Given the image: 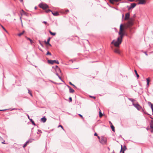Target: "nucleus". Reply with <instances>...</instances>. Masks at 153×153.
I'll return each mask as SVG.
<instances>
[{"instance_id": "58", "label": "nucleus", "mask_w": 153, "mask_h": 153, "mask_svg": "<svg viewBox=\"0 0 153 153\" xmlns=\"http://www.w3.org/2000/svg\"><path fill=\"white\" fill-rule=\"evenodd\" d=\"M109 122L110 124H111V125H112V123L111 122L109 121Z\"/></svg>"}, {"instance_id": "18", "label": "nucleus", "mask_w": 153, "mask_h": 153, "mask_svg": "<svg viewBox=\"0 0 153 153\" xmlns=\"http://www.w3.org/2000/svg\"><path fill=\"white\" fill-rule=\"evenodd\" d=\"M50 38H48L47 42H46L45 41V43L47 45L48 44H49V41H50Z\"/></svg>"}, {"instance_id": "46", "label": "nucleus", "mask_w": 153, "mask_h": 153, "mask_svg": "<svg viewBox=\"0 0 153 153\" xmlns=\"http://www.w3.org/2000/svg\"><path fill=\"white\" fill-rule=\"evenodd\" d=\"M58 77L60 79H61L62 81H62V79L61 77L60 76H58Z\"/></svg>"}, {"instance_id": "23", "label": "nucleus", "mask_w": 153, "mask_h": 153, "mask_svg": "<svg viewBox=\"0 0 153 153\" xmlns=\"http://www.w3.org/2000/svg\"><path fill=\"white\" fill-rule=\"evenodd\" d=\"M111 129H112V130L113 131H115V129H114V126L112 125L111 126Z\"/></svg>"}, {"instance_id": "6", "label": "nucleus", "mask_w": 153, "mask_h": 153, "mask_svg": "<svg viewBox=\"0 0 153 153\" xmlns=\"http://www.w3.org/2000/svg\"><path fill=\"white\" fill-rule=\"evenodd\" d=\"M106 139L104 137H102L101 138L100 142L102 144H105L106 143Z\"/></svg>"}, {"instance_id": "63", "label": "nucleus", "mask_w": 153, "mask_h": 153, "mask_svg": "<svg viewBox=\"0 0 153 153\" xmlns=\"http://www.w3.org/2000/svg\"><path fill=\"white\" fill-rule=\"evenodd\" d=\"M152 115H153V114H152Z\"/></svg>"}, {"instance_id": "20", "label": "nucleus", "mask_w": 153, "mask_h": 153, "mask_svg": "<svg viewBox=\"0 0 153 153\" xmlns=\"http://www.w3.org/2000/svg\"><path fill=\"white\" fill-rule=\"evenodd\" d=\"M25 31L24 30H23L22 32V33H19V34H18V35L19 36H22V35L24 33H25Z\"/></svg>"}, {"instance_id": "9", "label": "nucleus", "mask_w": 153, "mask_h": 153, "mask_svg": "<svg viewBox=\"0 0 153 153\" xmlns=\"http://www.w3.org/2000/svg\"><path fill=\"white\" fill-rule=\"evenodd\" d=\"M55 72H57L59 73H61V71L59 68H54Z\"/></svg>"}, {"instance_id": "19", "label": "nucleus", "mask_w": 153, "mask_h": 153, "mask_svg": "<svg viewBox=\"0 0 153 153\" xmlns=\"http://www.w3.org/2000/svg\"><path fill=\"white\" fill-rule=\"evenodd\" d=\"M30 120L33 125L36 126V124L35 123L32 119H30Z\"/></svg>"}, {"instance_id": "30", "label": "nucleus", "mask_w": 153, "mask_h": 153, "mask_svg": "<svg viewBox=\"0 0 153 153\" xmlns=\"http://www.w3.org/2000/svg\"><path fill=\"white\" fill-rule=\"evenodd\" d=\"M0 26H1V27H2V28L3 29V30L5 31L6 32H7V30H6V29L4 28V27L1 25H0Z\"/></svg>"}, {"instance_id": "28", "label": "nucleus", "mask_w": 153, "mask_h": 153, "mask_svg": "<svg viewBox=\"0 0 153 153\" xmlns=\"http://www.w3.org/2000/svg\"><path fill=\"white\" fill-rule=\"evenodd\" d=\"M103 115V114L101 113L100 111L99 112V116L100 117H102Z\"/></svg>"}, {"instance_id": "51", "label": "nucleus", "mask_w": 153, "mask_h": 153, "mask_svg": "<svg viewBox=\"0 0 153 153\" xmlns=\"http://www.w3.org/2000/svg\"><path fill=\"white\" fill-rule=\"evenodd\" d=\"M38 131L39 132H41V133H42V132L41 131V130H39V129H38Z\"/></svg>"}, {"instance_id": "15", "label": "nucleus", "mask_w": 153, "mask_h": 153, "mask_svg": "<svg viewBox=\"0 0 153 153\" xmlns=\"http://www.w3.org/2000/svg\"><path fill=\"white\" fill-rule=\"evenodd\" d=\"M0 141H1V143L2 144H5V142L3 138L1 137V136H0Z\"/></svg>"}, {"instance_id": "38", "label": "nucleus", "mask_w": 153, "mask_h": 153, "mask_svg": "<svg viewBox=\"0 0 153 153\" xmlns=\"http://www.w3.org/2000/svg\"><path fill=\"white\" fill-rule=\"evenodd\" d=\"M123 146L122 145H121V150H120V152H121L122 151V150H123Z\"/></svg>"}, {"instance_id": "24", "label": "nucleus", "mask_w": 153, "mask_h": 153, "mask_svg": "<svg viewBox=\"0 0 153 153\" xmlns=\"http://www.w3.org/2000/svg\"><path fill=\"white\" fill-rule=\"evenodd\" d=\"M26 38L27 40H30L31 44H32V43L33 42V41H32V40L31 39H30V38L26 37Z\"/></svg>"}, {"instance_id": "32", "label": "nucleus", "mask_w": 153, "mask_h": 153, "mask_svg": "<svg viewBox=\"0 0 153 153\" xmlns=\"http://www.w3.org/2000/svg\"><path fill=\"white\" fill-rule=\"evenodd\" d=\"M28 93L31 96H32V94L30 92V90L28 89Z\"/></svg>"}, {"instance_id": "12", "label": "nucleus", "mask_w": 153, "mask_h": 153, "mask_svg": "<svg viewBox=\"0 0 153 153\" xmlns=\"http://www.w3.org/2000/svg\"><path fill=\"white\" fill-rule=\"evenodd\" d=\"M120 0H109L110 2L112 4H114V2H118Z\"/></svg>"}, {"instance_id": "25", "label": "nucleus", "mask_w": 153, "mask_h": 153, "mask_svg": "<svg viewBox=\"0 0 153 153\" xmlns=\"http://www.w3.org/2000/svg\"><path fill=\"white\" fill-rule=\"evenodd\" d=\"M128 99L131 101L133 103H134V101H135V100L133 99H131V98H128Z\"/></svg>"}, {"instance_id": "1", "label": "nucleus", "mask_w": 153, "mask_h": 153, "mask_svg": "<svg viewBox=\"0 0 153 153\" xmlns=\"http://www.w3.org/2000/svg\"><path fill=\"white\" fill-rule=\"evenodd\" d=\"M122 25H121L120 26V30L119 32V36L118 37L117 40H113L111 43V44L113 45L114 46H111V48L113 49L114 52L118 54H120V51L119 49L120 45L121 44L123 37L125 35V32L123 30L122 27Z\"/></svg>"}, {"instance_id": "34", "label": "nucleus", "mask_w": 153, "mask_h": 153, "mask_svg": "<svg viewBox=\"0 0 153 153\" xmlns=\"http://www.w3.org/2000/svg\"><path fill=\"white\" fill-rule=\"evenodd\" d=\"M50 11L52 12V11L50 10H49V9H48V10H46V12L47 13H48V12H50Z\"/></svg>"}, {"instance_id": "53", "label": "nucleus", "mask_w": 153, "mask_h": 153, "mask_svg": "<svg viewBox=\"0 0 153 153\" xmlns=\"http://www.w3.org/2000/svg\"><path fill=\"white\" fill-rule=\"evenodd\" d=\"M43 23L45 24H47V22H46L44 21L43 22Z\"/></svg>"}, {"instance_id": "27", "label": "nucleus", "mask_w": 153, "mask_h": 153, "mask_svg": "<svg viewBox=\"0 0 153 153\" xmlns=\"http://www.w3.org/2000/svg\"><path fill=\"white\" fill-rule=\"evenodd\" d=\"M134 72H135V73L137 76V77L138 78L139 77V75L137 74V71L136 70H134Z\"/></svg>"}, {"instance_id": "40", "label": "nucleus", "mask_w": 153, "mask_h": 153, "mask_svg": "<svg viewBox=\"0 0 153 153\" xmlns=\"http://www.w3.org/2000/svg\"><path fill=\"white\" fill-rule=\"evenodd\" d=\"M69 102H71L72 101V99L71 97H70L69 98Z\"/></svg>"}, {"instance_id": "7", "label": "nucleus", "mask_w": 153, "mask_h": 153, "mask_svg": "<svg viewBox=\"0 0 153 153\" xmlns=\"http://www.w3.org/2000/svg\"><path fill=\"white\" fill-rule=\"evenodd\" d=\"M150 128L152 129L151 132L152 133L153 132V120H151L150 123Z\"/></svg>"}, {"instance_id": "26", "label": "nucleus", "mask_w": 153, "mask_h": 153, "mask_svg": "<svg viewBox=\"0 0 153 153\" xmlns=\"http://www.w3.org/2000/svg\"><path fill=\"white\" fill-rule=\"evenodd\" d=\"M148 103L149 105L151 106V108L153 107V104H152L151 102H148Z\"/></svg>"}, {"instance_id": "11", "label": "nucleus", "mask_w": 153, "mask_h": 153, "mask_svg": "<svg viewBox=\"0 0 153 153\" xmlns=\"http://www.w3.org/2000/svg\"><path fill=\"white\" fill-rule=\"evenodd\" d=\"M68 87L69 89V92L71 93H73L74 92V91L73 89H72L70 86L68 85Z\"/></svg>"}, {"instance_id": "55", "label": "nucleus", "mask_w": 153, "mask_h": 153, "mask_svg": "<svg viewBox=\"0 0 153 153\" xmlns=\"http://www.w3.org/2000/svg\"><path fill=\"white\" fill-rule=\"evenodd\" d=\"M152 109V111L153 112V107L151 108Z\"/></svg>"}, {"instance_id": "17", "label": "nucleus", "mask_w": 153, "mask_h": 153, "mask_svg": "<svg viewBox=\"0 0 153 153\" xmlns=\"http://www.w3.org/2000/svg\"><path fill=\"white\" fill-rule=\"evenodd\" d=\"M136 5V3H132L131 4V7H132V8H134Z\"/></svg>"}, {"instance_id": "16", "label": "nucleus", "mask_w": 153, "mask_h": 153, "mask_svg": "<svg viewBox=\"0 0 153 153\" xmlns=\"http://www.w3.org/2000/svg\"><path fill=\"white\" fill-rule=\"evenodd\" d=\"M52 14L54 15V16H58L59 15V13L57 12H53L52 11Z\"/></svg>"}, {"instance_id": "31", "label": "nucleus", "mask_w": 153, "mask_h": 153, "mask_svg": "<svg viewBox=\"0 0 153 153\" xmlns=\"http://www.w3.org/2000/svg\"><path fill=\"white\" fill-rule=\"evenodd\" d=\"M69 84L72 85H73L74 88H76V87L71 82H69Z\"/></svg>"}, {"instance_id": "41", "label": "nucleus", "mask_w": 153, "mask_h": 153, "mask_svg": "<svg viewBox=\"0 0 153 153\" xmlns=\"http://www.w3.org/2000/svg\"><path fill=\"white\" fill-rule=\"evenodd\" d=\"M55 73L58 76H59V73L58 72H55Z\"/></svg>"}, {"instance_id": "49", "label": "nucleus", "mask_w": 153, "mask_h": 153, "mask_svg": "<svg viewBox=\"0 0 153 153\" xmlns=\"http://www.w3.org/2000/svg\"><path fill=\"white\" fill-rule=\"evenodd\" d=\"M94 135L98 136L97 134L96 133H95V134H94Z\"/></svg>"}, {"instance_id": "39", "label": "nucleus", "mask_w": 153, "mask_h": 153, "mask_svg": "<svg viewBox=\"0 0 153 153\" xmlns=\"http://www.w3.org/2000/svg\"><path fill=\"white\" fill-rule=\"evenodd\" d=\"M58 127H61V128H62V129L63 130L64 129V128H63V126H62V125H59V126H58Z\"/></svg>"}, {"instance_id": "3", "label": "nucleus", "mask_w": 153, "mask_h": 153, "mask_svg": "<svg viewBox=\"0 0 153 153\" xmlns=\"http://www.w3.org/2000/svg\"><path fill=\"white\" fill-rule=\"evenodd\" d=\"M132 105L138 111H140L141 109H142L141 106L137 102L136 103H133Z\"/></svg>"}, {"instance_id": "36", "label": "nucleus", "mask_w": 153, "mask_h": 153, "mask_svg": "<svg viewBox=\"0 0 153 153\" xmlns=\"http://www.w3.org/2000/svg\"><path fill=\"white\" fill-rule=\"evenodd\" d=\"M47 55H51V53H50L49 51H48L46 54Z\"/></svg>"}, {"instance_id": "21", "label": "nucleus", "mask_w": 153, "mask_h": 153, "mask_svg": "<svg viewBox=\"0 0 153 153\" xmlns=\"http://www.w3.org/2000/svg\"><path fill=\"white\" fill-rule=\"evenodd\" d=\"M49 32L50 33L51 35L53 36H55L56 34V33H53L51 30L49 31Z\"/></svg>"}, {"instance_id": "10", "label": "nucleus", "mask_w": 153, "mask_h": 153, "mask_svg": "<svg viewBox=\"0 0 153 153\" xmlns=\"http://www.w3.org/2000/svg\"><path fill=\"white\" fill-rule=\"evenodd\" d=\"M56 62V60H48V62L49 63L53 64L55 63V62Z\"/></svg>"}, {"instance_id": "56", "label": "nucleus", "mask_w": 153, "mask_h": 153, "mask_svg": "<svg viewBox=\"0 0 153 153\" xmlns=\"http://www.w3.org/2000/svg\"><path fill=\"white\" fill-rule=\"evenodd\" d=\"M47 45H49L50 46H51V45L49 43V44H48Z\"/></svg>"}, {"instance_id": "5", "label": "nucleus", "mask_w": 153, "mask_h": 153, "mask_svg": "<svg viewBox=\"0 0 153 153\" xmlns=\"http://www.w3.org/2000/svg\"><path fill=\"white\" fill-rule=\"evenodd\" d=\"M39 7L43 9H45L48 7V6L46 4H40L39 5Z\"/></svg>"}, {"instance_id": "8", "label": "nucleus", "mask_w": 153, "mask_h": 153, "mask_svg": "<svg viewBox=\"0 0 153 153\" xmlns=\"http://www.w3.org/2000/svg\"><path fill=\"white\" fill-rule=\"evenodd\" d=\"M130 16V14L129 13H126L125 15V20H127L129 18Z\"/></svg>"}, {"instance_id": "52", "label": "nucleus", "mask_w": 153, "mask_h": 153, "mask_svg": "<svg viewBox=\"0 0 153 153\" xmlns=\"http://www.w3.org/2000/svg\"><path fill=\"white\" fill-rule=\"evenodd\" d=\"M69 12V11L68 10H66V11H65L66 12Z\"/></svg>"}, {"instance_id": "60", "label": "nucleus", "mask_w": 153, "mask_h": 153, "mask_svg": "<svg viewBox=\"0 0 153 153\" xmlns=\"http://www.w3.org/2000/svg\"><path fill=\"white\" fill-rule=\"evenodd\" d=\"M21 2H22L23 1V0H19Z\"/></svg>"}, {"instance_id": "54", "label": "nucleus", "mask_w": 153, "mask_h": 153, "mask_svg": "<svg viewBox=\"0 0 153 153\" xmlns=\"http://www.w3.org/2000/svg\"><path fill=\"white\" fill-rule=\"evenodd\" d=\"M131 2L133 1L134 0H129Z\"/></svg>"}, {"instance_id": "48", "label": "nucleus", "mask_w": 153, "mask_h": 153, "mask_svg": "<svg viewBox=\"0 0 153 153\" xmlns=\"http://www.w3.org/2000/svg\"><path fill=\"white\" fill-rule=\"evenodd\" d=\"M79 115L80 116V117H81L82 118H83V116L82 115H81V114H79Z\"/></svg>"}, {"instance_id": "59", "label": "nucleus", "mask_w": 153, "mask_h": 153, "mask_svg": "<svg viewBox=\"0 0 153 153\" xmlns=\"http://www.w3.org/2000/svg\"><path fill=\"white\" fill-rule=\"evenodd\" d=\"M124 152L125 151H122V153H124Z\"/></svg>"}, {"instance_id": "47", "label": "nucleus", "mask_w": 153, "mask_h": 153, "mask_svg": "<svg viewBox=\"0 0 153 153\" xmlns=\"http://www.w3.org/2000/svg\"><path fill=\"white\" fill-rule=\"evenodd\" d=\"M131 8H132V7H131V6H130L129 7H128V10H130Z\"/></svg>"}, {"instance_id": "33", "label": "nucleus", "mask_w": 153, "mask_h": 153, "mask_svg": "<svg viewBox=\"0 0 153 153\" xmlns=\"http://www.w3.org/2000/svg\"><path fill=\"white\" fill-rule=\"evenodd\" d=\"M31 141H30V140H29L28 141H27L25 143L27 145L30 142H31Z\"/></svg>"}, {"instance_id": "50", "label": "nucleus", "mask_w": 153, "mask_h": 153, "mask_svg": "<svg viewBox=\"0 0 153 153\" xmlns=\"http://www.w3.org/2000/svg\"><path fill=\"white\" fill-rule=\"evenodd\" d=\"M6 109H3V110H0V111H6Z\"/></svg>"}, {"instance_id": "13", "label": "nucleus", "mask_w": 153, "mask_h": 153, "mask_svg": "<svg viewBox=\"0 0 153 153\" xmlns=\"http://www.w3.org/2000/svg\"><path fill=\"white\" fill-rule=\"evenodd\" d=\"M41 120V121L43 123H45L47 119L45 117H42Z\"/></svg>"}, {"instance_id": "44", "label": "nucleus", "mask_w": 153, "mask_h": 153, "mask_svg": "<svg viewBox=\"0 0 153 153\" xmlns=\"http://www.w3.org/2000/svg\"><path fill=\"white\" fill-rule=\"evenodd\" d=\"M55 63H56L57 64H59V62L58 61L56 60V62H55Z\"/></svg>"}, {"instance_id": "42", "label": "nucleus", "mask_w": 153, "mask_h": 153, "mask_svg": "<svg viewBox=\"0 0 153 153\" xmlns=\"http://www.w3.org/2000/svg\"><path fill=\"white\" fill-rule=\"evenodd\" d=\"M90 97L93 98L94 99H95V98H96L95 97H94V96H90Z\"/></svg>"}, {"instance_id": "2", "label": "nucleus", "mask_w": 153, "mask_h": 153, "mask_svg": "<svg viewBox=\"0 0 153 153\" xmlns=\"http://www.w3.org/2000/svg\"><path fill=\"white\" fill-rule=\"evenodd\" d=\"M134 21V20L133 19H129V21L125 25H123L121 24L120 26L121 25H122V27L123 28V30L125 32V29L126 28H127L128 27H129L131 26L133 24V22Z\"/></svg>"}, {"instance_id": "57", "label": "nucleus", "mask_w": 153, "mask_h": 153, "mask_svg": "<svg viewBox=\"0 0 153 153\" xmlns=\"http://www.w3.org/2000/svg\"><path fill=\"white\" fill-rule=\"evenodd\" d=\"M97 137H98V138L99 139H100V137H99V136H97Z\"/></svg>"}, {"instance_id": "35", "label": "nucleus", "mask_w": 153, "mask_h": 153, "mask_svg": "<svg viewBox=\"0 0 153 153\" xmlns=\"http://www.w3.org/2000/svg\"><path fill=\"white\" fill-rule=\"evenodd\" d=\"M39 44H40V45L42 47H43V44H42V43H41V42L40 41H39Z\"/></svg>"}, {"instance_id": "37", "label": "nucleus", "mask_w": 153, "mask_h": 153, "mask_svg": "<svg viewBox=\"0 0 153 153\" xmlns=\"http://www.w3.org/2000/svg\"><path fill=\"white\" fill-rule=\"evenodd\" d=\"M17 109H19V108H13L11 110V111L13 110H17Z\"/></svg>"}, {"instance_id": "61", "label": "nucleus", "mask_w": 153, "mask_h": 153, "mask_svg": "<svg viewBox=\"0 0 153 153\" xmlns=\"http://www.w3.org/2000/svg\"><path fill=\"white\" fill-rule=\"evenodd\" d=\"M18 110H22V108L19 109H18Z\"/></svg>"}, {"instance_id": "4", "label": "nucleus", "mask_w": 153, "mask_h": 153, "mask_svg": "<svg viewBox=\"0 0 153 153\" xmlns=\"http://www.w3.org/2000/svg\"><path fill=\"white\" fill-rule=\"evenodd\" d=\"M136 2H137L138 4H143L146 3V0H136Z\"/></svg>"}, {"instance_id": "29", "label": "nucleus", "mask_w": 153, "mask_h": 153, "mask_svg": "<svg viewBox=\"0 0 153 153\" xmlns=\"http://www.w3.org/2000/svg\"><path fill=\"white\" fill-rule=\"evenodd\" d=\"M141 112L144 113V114H146V113L145 111L142 108V109H141V110H140Z\"/></svg>"}, {"instance_id": "14", "label": "nucleus", "mask_w": 153, "mask_h": 153, "mask_svg": "<svg viewBox=\"0 0 153 153\" xmlns=\"http://www.w3.org/2000/svg\"><path fill=\"white\" fill-rule=\"evenodd\" d=\"M147 81V85H146L147 87H148L149 85V82H150V78H147L146 79Z\"/></svg>"}, {"instance_id": "45", "label": "nucleus", "mask_w": 153, "mask_h": 153, "mask_svg": "<svg viewBox=\"0 0 153 153\" xmlns=\"http://www.w3.org/2000/svg\"><path fill=\"white\" fill-rule=\"evenodd\" d=\"M27 117H28V119L30 120V119H31L30 118V117L29 116V115L28 114H27Z\"/></svg>"}, {"instance_id": "62", "label": "nucleus", "mask_w": 153, "mask_h": 153, "mask_svg": "<svg viewBox=\"0 0 153 153\" xmlns=\"http://www.w3.org/2000/svg\"><path fill=\"white\" fill-rule=\"evenodd\" d=\"M55 67H58V66H57V65H56V66H55Z\"/></svg>"}, {"instance_id": "22", "label": "nucleus", "mask_w": 153, "mask_h": 153, "mask_svg": "<svg viewBox=\"0 0 153 153\" xmlns=\"http://www.w3.org/2000/svg\"><path fill=\"white\" fill-rule=\"evenodd\" d=\"M126 149H127V148H126V146L125 145H124L122 151H125Z\"/></svg>"}, {"instance_id": "43", "label": "nucleus", "mask_w": 153, "mask_h": 153, "mask_svg": "<svg viewBox=\"0 0 153 153\" xmlns=\"http://www.w3.org/2000/svg\"><path fill=\"white\" fill-rule=\"evenodd\" d=\"M27 145V144L26 143H25V144H24L23 147H26V146Z\"/></svg>"}]
</instances>
